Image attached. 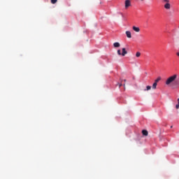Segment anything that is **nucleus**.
Instances as JSON below:
<instances>
[{"instance_id":"1","label":"nucleus","mask_w":179,"mask_h":179,"mask_svg":"<svg viewBox=\"0 0 179 179\" xmlns=\"http://www.w3.org/2000/svg\"><path fill=\"white\" fill-rule=\"evenodd\" d=\"M166 85L167 86H179L178 75L173 74V76L168 78L166 80Z\"/></svg>"},{"instance_id":"2","label":"nucleus","mask_w":179,"mask_h":179,"mask_svg":"<svg viewBox=\"0 0 179 179\" xmlns=\"http://www.w3.org/2000/svg\"><path fill=\"white\" fill-rule=\"evenodd\" d=\"M162 3H164V8L168 10L171 9V4L170 3V0H162Z\"/></svg>"},{"instance_id":"3","label":"nucleus","mask_w":179,"mask_h":179,"mask_svg":"<svg viewBox=\"0 0 179 179\" xmlns=\"http://www.w3.org/2000/svg\"><path fill=\"white\" fill-rule=\"evenodd\" d=\"M129 6H131V1L126 0L125 1V8L128 9V8H129Z\"/></svg>"},{"instance_id":"4","label":"nucleus","mask_w":179,"mask_h":179,"mask_svg":"<svg viewBox=\"0 0 179 179\" xmlns=\"http://www.w3.org/2000/svg\"><path fill=\"white\" fill-rule=\"evenodd\" d=\"M122 57H125V55H127V54H128V52L127 51V50L124 48H123L122 49Z\"/></svg>"},{"instance_id":"5","label":"nucleus","mask_w":179,"mask_h":179,"mask_svg":"<svg viewBox=\"0 0 179 179\" xmlns=\"http://www.w3.org/2000/svg\"><path fill=\"white\" fill-rule=\"evenodd\" d=\"M126 36L128 38H131V37H132V35L131 34V31H126Z\"/></svg>"},{"instance_id":"6","label":"nucleus","mask_w":179,"mask_h":179,"mask_svg":"<svg viewBox=\"0 0 179 179\" xmlns=\"http://www.w3.org/2000/svg\"><path fill=\"white\" fill-rule=\"evenodd\" d=\"M133 30L134 31H136V33H139V31H141V29H139V27H133Z\"/></svg>"},{"instance_id":"7","label":"nucleus","mask_w":179,"mask_h":179,"mask_svg":"<svg viewBox=\"0 0 179 179\" xmlns=\"http://www.w3.org/2000/svg\"><path fill=\"white\" fill-rule=\"evenodd\" d=\"M120 45H121L118 42H115L113 43V47H115V48H118V47H120Z\"/></svg>"},{"instance_id":"8","label":"nucleus","mask_w":179,"mask_h":179,"mask_svg":"<svg viewBox=\"0 0 179 179\" xmlns=\"http://www.w3.org/2000/svg\"><path fill=\"white\" fill-rule=\"evenodd\" d=\"M142 134L143 135H144V136H148V135L149 134V133L148 132V130H143Z\"/></svg>"},{"instance_id":"9","label":"nucleus","mask_w":179,"mask_h":179,"mask_svg":"<svg viewBox=\"0 0 179 179\" xmlns=\"http://www.w3.org/2000/svg\"><path fill=\"white\" fill-rule=\"evenodd\" d=\"M160 80H162V78L161 77H158L155 80V83H157L158 82H160Z\"/></svg>"},{"instance_id":"10","label":"nucleus","mask_w":179,"mask_h":179,"mask_svg":"<svg viewBox=\"0 0 179 179\" xmlns=\"http://www.w3.org/2000/svg\"><path fill=\"white\" fill-rule=\"evenodd\" d=\"M157 83H153V85H152V89H156V87H157Z\"/></svg>"},{"instance_id":"11","label":"nucleus","mask_w":179,"mask_h":179,"mask_svg":"<svg viewBox=\"0 0 179 179\" xmlns=\"http://www.w3.org/2000/svg\"><path fill=\"white\" fill-rule=\"evenodd\" d=\"M136 57H137V58H139V57H141V52H137L136 53Z\"/></svg>"},{"instance_id":"12","label":"nucleus","mask_w":179,"mask_h":179,"mask_svg":"<svg viewBox=\"0 0 179 179\" xmlns=\"http://www.w3.org/2000/svg\"><path fill=\"white\" fill-rule=\"evenodd\" d=\"M176 108L177 110H178V108H179V98L178 99V104H176Z\"/></svg>"},{"instance_id":"13","label":"nucleus","mask_w":179,"mask_h":179,"mask_svg":"<svg viewBox=\"0 0 179 179\" xmlns=\"http://www.w3.org/2000/svg\"><path fill=\"white\" fill-rule=\"evenodd\" d=\"M151 89H152V87L150 85H148L146 87V90H150Z\"/></svg>"},{"instance_id":"14","label":"nucleus","mask_w":179,"mask_h":179,"mask_svg":"<svg viewBox=\"0 0 179 179\" xmlns=\"http://www.w3.org/2000/svg\"><path fill=\"white\" fill-rule=\"evenodd\" d=\"M58 2V0H51V3H57Z\"/></svg>"},{"instance_id":"15","label":"nucleus","mask_w":179,"mask_h":179,"mask_svg":"<svg viewBox=\"0 0 179 179\" xmlns=\"http://www.w3.org/2000/svg\"><path fill=\"white\" fill-rule=\"evenodd\" d=\"M117 55H122V53H121V50H117Z\"/></svg>"},{"instance_id":"16","label":"nucleus","mask_w":179,"mask_h":179,"mask_svg":"<svg viewBox=\"0 0 179 179\" xmlns=\"http://www.w3.org/2000/svg\"><path fill=\"white\" fill-rule=\"evenodd\" d=\"M122 86V83L119 84V87H121Z\"/></svg>"},{"instance_id":"17","label":"nucleus","mask_w":179,"mask_h":179,"mask_svg":"<svg viewBox=\"0 0 179 179\" xmlns=\"http://www.w3.org/2000/svg\"><path fill=\"white\" fill-rule=\"evenodd\" d=\"M124 82H127V80L124 79Z\"/></svg>"},{"instance_id":"18","label":"nucleus","mask_w":179,"mask_h":179,"mask_svg":"<svg viewBox=\"0 0 179 179\" xmlns=\"http://www.w3.org/2000/svg\"><path fill=\"white\" fill-rule=\"evenodd\" d=\"M141 1H143V0H141Z\"/></svg>"}]
</instances>
